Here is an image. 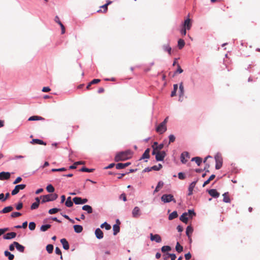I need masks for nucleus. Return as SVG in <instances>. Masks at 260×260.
Listing matches in <instances>:
<instances>
[{"mask_svg": "<svg viewBox=\"0 0 260 260\" xmlns=\"http://www.w3.org/2000/svg\"><path fill=\"white\" fill-rule=\"evenodd\" d=\"M132 152L129 150L125 151H121L116 154L115 156L114 160L116 162L124 161L132 157Z\"/></svg>", "mask_w": 260, "mask_h": 260, "instance_id": "nucleus-1", "label": "nucleus"}, {"mask_svg": "<svg viewBox=\"0 0 260 260\" xmlns=\"http://www.w3.org/2000/svg\"><path fill=\"white\" fill-rule=\"evenodd\" d=\"M42 197V203H43L47 202L53 201L55 200L57 198L58 196L57 194L54 193L43 196Z\"/></svg>", "mask_w": 260, "mask_h": 260, "instance_id": "nucleus-2", "label": "nucleus"}, {"mask_svg": "<svg viewBox=\"0 0 260 260\" xmlns=\"http://www.w3.org/2000/svg\"><path fill=\"white\" fill-rule=\"evenodd\" d=\"M215 159L216 161L215 168L217 170H219L222 165V157L220 154H217L215 156Z\"/></svg>", "mask_w": 260, "mask_h": 260, "instance_id": "nucleus-3", "label": "nucleus"}, {"mask_svg": "<svg viewBox=\"0 0 260 260\" xmlns=\"http://www.w3.org/2000/svg\"><path fill=\"white\" fill-rule=\"evenodd\" d=\"M161 200L164 203H169L171 201L176 203V200L174 199L173 196L171 194L162 195L161 197Z\"/></svg>", "mask_w": 260, "mask_h": 260, "instance_id": "nucleus-4", "label": "nucleus"}, {"mask_svg": "<svg viewBox=\"0 0 260 260\" xmlns=\"http://www.w3.org/2000/svg\"><path fill=\"white\" fill-rule=\"evenodd\" d=\"M167 129V125L162 123H160L156 127V131L159 134L164 133Z\"/></svg>", "mask_w": 260, "mask_h": 260, "instance_id": "nucleus-5", "label": "nucleus"}, {"mask_svg": "<svg viewBox=\"0 0 260 260\" xmlns=\"http://www.w3.org/2000/svg\"><path fill=\"white\" fill-rule=\"evenodd\" d=\"M26 187V185L25 184H19V185H17L16 186H15L14 189L12 191V192H11V194L12 196H14V195H16V194H17L20 190H22L23 189H24Z\"/></svg>", "mask_w": 260, "mask_h": 260, "instance_id": "nucleus-6", "label": "nucleus"}, {"mask_svg": "<svg viewBox=\"0 0 260 260\" xmlns=\"http://www.w3.org/2000/svg\"><path fill=\"white\" fill-rule=\"evenodd\" d=\"M141 215V211L140 208L136 206L132 210V216L134 218H137L139 217Z\"/></svg>", "mask_w": 260, "mask_h": 260, "instance_id": "nucleus-7", "label": "nucleus"}, {"mask_svg": "<svg viewBox=\"0 0 260 260\" xmlns=\"http://www.w3.org/2000/svg\"><path fill=\"white\" fill-rule=\"evenodd\" d=\"M166 155V153L165 151H157L155 158L157 161H162L164 160Z\"/></svg>", "mask_w": 260, "mask_h": 260, "instance_id": "nucleus-8", "label": "nucleus"}, {"mask_svg": "<svg viewBox=\"0 0 260 260\" xmlns=\"http://www.w3.org/2000/svg\"><path fill=\"white\" fill-rule=\"evenodd\" d=\"M11 176V174L9 172H2L0 173V180H8Z\"/></svg>", "mask_w": 260, "mask_h": 260, "instance_id": "nucleus-9", "label": "nucleus"}, {"mask_svg": "<svg viewBox=\"0 0 260 260\" xmlns=\"http://www.w3.org/2000/svg\"><path fill=\"white\" fill-rule=\"evenodd\" d=\"M150 240L151 241H155L157 243H160L161 241V238L160 236L158 234L153 235V234L151 233L150 234Z\"/></svg>", "mask_w": 260, "mask_h": 260, "instance_id": "nucleus-10", "label": "nucleus"}, {"mask_svg": "<svg viewBox=\"0 0 260 260\" xmlns=\"http://www.w3.org/2000/svg\"><path fill=\"white\" fill-rule=\"evenodd\" d=\"M186 158H189V154L188 152L184 151L182 153L180 157L181 161L183 164H185L187 161V159Z\"/></svg>", "mask_w": 260, "mask_h": 260, "instance_id": "nucleus-11", "label": "nucleus"}, {"mask_svg": "<svg viewBox=\"0 0 260 260\" xmlns=\"http://www.w3.org/2000/svg\"><path fill=\"white\" fill-rule=\"evenodd\" d=\"M182 27L187 28V30H189L190 29V28L191 27V20L189 18H187L184 21Z\"/></svg>", "mask_w": 260, "mask_h": 260, "instance_id": "nucleus-12", "label": "nucleus"}, {"mask_svg": "<svg viewBox=\"0 0 260 260\" xmlns=\"http://www.w3.org/2000/svg\"><path fill=\"white\" fill-rule=\"evenodd\" d=\"M14 244L15 245L16 248L18 251L20 252H23L24 251L25 247L23 245L20 244L18 242L16 241L14 242Z\"/></svg>", "mask_w": 260, "mask_h": 260, "instance_id": "nucleus-13", "label": "nucleus"}, {"mask_svg": "<svg viewBox=\"0 0 260 260\" xmlns=\"http://www.w3.org/2000/svg\"><path fill=\"white\" fill-rule=\"evenodd\" d=\"M95 235L96 237L99 239H101L104 237V234L102 231L99 229L98 228L95 231Z\"/></svg>", "mask_w": 260, "mask_h": 260, "instance_id": "nucleus-14", "label": "nucleus"}, {"mask_svg": "<svg viewBox=\"0 0 260 260\" xmlns=\"http://www.w3.org/2000/svg\"><path fill=\"white\" fill-rule=\"evenodd\" d=\"M209 194L213 198H218L220 194L215 189H211L208 190Z\"/></svg>", "mask_w": 260, "mask_h": 260, "instance_id": "nucleus-15", "label": "nucleus"}, {"mask_svg": "<svg viewBox=\"0 0 260 260\" xmlns=\"http://www.w3.org/2000/svg\"><path fill=\"white\" fill-rule=\"evenodd\" d=\"M197 180L195 181H193L192 182H191L190 184L189 187H188V196H191L192 194L193 190L197 184Z\"/></svg>", "mask_w": 260, "mask_h": 260, "instance_id": "nucleus-16", "label": "nucleus"}, {"mask_svg": "<svg viewBox=\"0 0 260 260\" xmlns=\"http://www.w3.org/2000/svg\"><path fill=\"white\" fill-rule=\"evenodd\" d=\"M16 236V233L15 232H11L6 234L4 236L5 239H11L14 238Z\"/></svg>", "mask_w": 260, "mask_h": 260, "instance_id": "nucleus-17", "label": "nucleus"}, {"mask_svg": "<svg viewBox=\"0 0 260 260\" xmlns=\"http://www.w3.org/2000/svg\"><path fill=\"white\" fill-rule=\"evenodd\" d=\"M30 143L31 144H39V145H46V143L43 141L41 140L38 139H32V141L30 142Z\"/></svg>", "mask_w": 260, "mask_h": 260, "instance_id": "nucleus-18", "label": "nucleus"}, {"mask_svg": "<svg viewBox=\"0 0 260 260\" xmlns=\"http://www.w3.org/2000/svg\"><path fill=\"white\" fill-rule=\"evenodd\" d=\"M60 242L61 243L63 248L66 250H68L69 249V244L68 242L66 239H62L60 240Z\"/></svg>", "mask_w": 260, "mask_h": 260, "instance_id": "nucleus-19", "label": "nucleus"}, {"mask_svg": "<svg viewBox=\"0 0 260 260\" xmlns=\"http://www.w3.org/2000/svg\"><path fill=\"white\" fill-rule=\"evenodd\" d=\"M184 94V89L183 83L181 82L179 85V101L181 97L183 96Z\"/></svg>", "mask_w": 260, "mask_h": 260, "instance_id": "nucleus-20", "label": "nucleus"}, {"mask_svg": "<svg viewBox=\"0 0 260 260\" xmlns=\"http://www.w3.org/2000/svg\"><path fill=\"white\" fill-rule=\"evenodd\" d=\"M13 210V208L12 206H7V207H6L4 208H3V209L0 211V213H7L12 211Z\"/></svg>", "mask_w": 260, "mask_h": 260, "instance_id": "nucleus-21", "label": "nucleus"}, {"mask_svg": "<svg viewBox=\"0 0 260 260\" xmlns=\"http://www.w3.org/2000/svg\"><path fill=\"white\" fill-rule=\"evenodd\" d=\"M187 215L188 213L186 212L183 213L180 217V220L184 223H187L188 222V218L187 217Z\"/></svg>", "mask_w": 260, "mask_h": 260, "instance_id": "nucleus-22", "label": "nucleus"}, {"mask_svg": "<svg viewBox=\"0 0 260 260\" xmlns=\"http://www.w3.org/2000/svg\"><path fill=\"white\" fill-rule=\"evenodd\" d=\"M149 152H150L149 148H147V149H146L144 153L143 154L142 157H141L140 160H141L142 159H145V158H149L150 157Z\"/></svg>", "mask_w": 260, "mask_h": 260, "instance_id": "nucleus-23", "label": "nucleus"}, {"mask_svg": "<svg viewBox=\"0 0 260 260\" xmlns=\"http://www.w3.org/2000/svg\"><path fill=\"white\" fill-rule=\"evenodd\" d=\"M193 232V229L190 226H188L186 230V234L188 236V238L190 239L191 241V239L190 238V235L192 234Z\"/></svg>", "mask_w": 260, "mask_h": 260, "instance_id": "nucleus-24", "label": "nucleus"}, {"mask_svg": "<svg viewBox=\"0 0 260 260\" xmlns=\"http://www.w3.org/2000/svg\"><path fill=\"white\" fill-rule=\"evenodd\" d=\"M82 210L87 211V212L89 214L91 213L92 212V208L89 205H84L82 208Z\"/></svg>", "mask_w": 260, "mask_h": 260, "instance_id": "nucleus-25", "label": "nucleus"}, {"mask_svg": "<svg viewBox=\"0 0 260 260\" xmlns=\"http://www.w3.org/2000/svg\"><path fill=\"white\" fill-rule=\"evenodd\" d=\"M74 229L76 233H80L83 231V227L80 225H74Z\"/></svg>", "mask_w": 260, "mask_h": 260, "instance_id": "nucleus-26", "label": "nucleus"}, {"mask_svg": "<svg viewBox=\"0 0 260 260\" xmlns=\"http://www.w3.org/2000/svg\"><path fill=\"white\" fill-rule=\"evenodd\" d=\"M191 161H195L198 166H200L202 162V159L200 157H194L192 158Z\"/></svg>", "mask_w": 260, "mask_h": 260, "instance_id": "nucleus-27", "label": "nucleus"}, {"mask_svg": "<svg viewBox=\"0 0 260 260\" xmlns=\"http://www.w3.org/2000/svg\"><path fill=\"white\" fill-rule=\"evenodd\" d=\"M29 121H34V120H44V118L42 117L39 116H32L30 117L28 119Z\"/></svg>", "mask_w": 260, "mask_h": 260, "instance_id": "nucleus-28", "label": "nucleus"}, {"mask_svg": "<svg viewBox=\"0 0 260 260\" xmlns=\"http://www.w3.org/2000/svg\"><path fill=\"white\" fill-rule=\"evenodd\" d=\"M65 205L68 207H72L73 205V201H72L70 197H68L65 202Z\"/></svg>", "mask_w": 260, "mask_h": 260, "instance_id": "nucleus-29", "label": "nucleus"}, {"mask_svg": "<svg viewBox=\"0 0 260 260\" xmlns=\"http://www.w3.org/2000/svg\"><path fill=\"white\" fill-rule=\"evenodd\" d=\"M223 201L225 203H230L231 200L229 196L228 192H225L223 194Z\"/></svg>", "mask_w": 260, "mask_h": 260, "instance_id": "nucleus-30", "label": "nucleus"}, {"mask_svg": "<svg viewBox=\"0 0 260 260\" xmlns=\"http://www.w3.org/2000/svg\"><path fill=\"white\" fill-rule=\"evenodd\" d=\"M163 185H164L163 182H162L161 181H159L153 193L154 194L156 192H157L159 190L160 188H161L163 186Z\"/></svg>", "mask_w": 260, "mask_h": 260, "instance_id": "nucleus-31", "label": "nucleus"}, {"mask_svg": "<svg viewBox=\"0 0 260 260\" xmlns=\"http://www.w3.org/2000/svg\"><path fill=\"white\" fill-rule=\"evenodd\" d=\"M4 254L6 256L8 257L9 260H13L14 258V255L8 251H5Z\"/></svg>", "mask_w": 260, "mask_h": 260, "instance_id": "nucleus-32", "label": "nucleus"}, {"mask_svg": "<svg viewBox=\"0 0 260 260\" xmlns=\"http://www.w3.org/2000/svg\"><path fill=\"white\" fill-rule=\"evenodd\" d=\"M215 177V175H212L210 176V177L209 178V179L206 180V181L204 182L203 185V187H205L206 185H207V184H208L212 180H213Z\"/></svg>", "mask_w": 260, "mask_h": 260, "instance_id": "nucleus-33", "label": "nucleus"}, {"mask_svg": "<svg viewBox=\"0 0 260 260\" xmlns=\"http://www.w3.org/2000/svg\"><path fill=\"white\" fill-rule=\"evenodd\" d=\"M113 230L114 231L113 235H116L119 232L120 227L117 224H114L113 226Z\"/></svg>", "mask_w": 260, "mask_h": 260, "instance_id": "nucleus-34", "label": "nucleus"}, {"mask_svg": "<svg viewBox=\"0 0 260 260\" xmlns=\"http://www.w3.org/2000/svg\"><path fill=\"white\" fill-rule=\"evenodd\" d=\"M82 198L80 197H75L73 199V202L77 205L82 204Z\"/></svg>", "mask_w": 260, "mask_h": 260, "instance_id": "nucleus-35", "label": "nucleus"}, {"mask_svg": "<svg viewBox=\"0 0 260 260\" xmlns=\"http://www.w3.org/2000/svg\"><path fill=\"white\" fill-rule=\"evenodd\" d=\"M163 49L165 51L168 52L169 54H171L172 48L169 44L164 45L163 46Z\"/></svg>", "mask_w": 260, "mask_h": 260, "instance_id": "nucleus-36", "label": "nucleus"}, {"mask_svg": "<svg viewBox=\"0 0 260 260\" xmlns=\"http://www.w3.org/2000/svg\"><path fill=\"white\" fill-rule=\"evenodd\" d=\"M178 216V214L177 211H173L171 213L169 216V219L172 220Z\"/></svg>", "mask_w": 260, "mask_h": 260, "instance_id": "nucleus-37", "label": "nucleus"}, {"mask_svg": "<svg viewBox=\"0 0 260 260\" xmlns=\"http://www.w3.org/2000/svg\"><path fill=\"white\" fill-rule=\"evenodd\" d=\"M185 45V42L182 39H179L178 41V46L180 49H182Z\"/></svg>", "mask_w": 260, "mask_h": 260, "instance_id": "nucleus-38", "label": "nucleus"}, {"mask_svg": "<svg viewBox=\"0 0 260 260\" xmlns=\"http://www.w3.org/2000/svg\"><path fill=\"white\" fill-rule=\"evenodd\" d=\"M175 249L176 251L180 253L183 251V247L179 244V242H177L176 245Z\"/></svg>", "mask_w": 260, "mask_h": 260, "instance_id": "nucleus-39", "label": "nucleus"}, {"mask_svg": "<svg viewBox=\"0 0 260 260\" xmlns=\"http://www.w3.org/2000/svg\"><path fill=\"white\" fill-rule=\"evenodd\" d=\"M101 228H105L107 230H109L111 229V226L110 224L107 223L106 222H105L104 223H102L101 225Z\"/></svg>", "mask_w": 260, "mask_h": 260, "instance_id": "nucleus-40", "label": "nucleus"}, {"mask_svg": "<svg viewBox=\"0 0 260 260\" xmlns=\"http://www.w3.org/2000/svg\"><path fill=\"white\" fill-rule=\"evenodd\" d=\"M161 250L162 252H166L171 250V247L170 246H164L161 247Z\"/></svg>", "mask_w": 260, "mask_h": 260, "instance_id": "nucleus-41", "label": "nucleus"}, {"mask_svg": "<svg viewBox=\"0 0 260 260\" xmlns=\"http://www.w3.org/2000/svg\"><path fill=\"white\" fill-rule=\"evenodd\" d=\"M51 227L50 224L43 225L41 226L40 230L42 232H45Z\"/></svg>", "mask_w": 260, "mask_h": 260, "instance_id": "nucleus-42", "label": "nucleus"}, {"mask_svg": "<svg viewBox=\"0 0 260 260\" xmlns=\"http://www.w3.org/2000/svg\"><path fill=\"white\" fill-rule=\"evenodd\" d=\"M53 246L52 244H48L46 246V250L49 253H51L53 252Z\"/></svg>", "mask_w": 260, "mask_h": 260, "instance_id": "nucleus-43", "label": "nucleus"}, {"mask_svg": "<svg viewBox=\"0 0 260 260\" xmlns=\"http://www.w3.org/2000/svg\"><path fill=\"white\" fill-rule=\"evenodd\" d=\"M46 189L47 190L48 192H53L54 191V187L50 184V185H48L47 187H46Z\"/></svg>", "mask_w": 260, "mask_h": 260, "instance_id": "nucleus-44", "label": "nucleus"}, {"mask_svg": "<svg viewBox=\"0 0 260 260\" xmlns=\"http://www.w3.org/2000/svg\"><path fill=\"white\" fill-rule=\"evenodd\" d=\"M59 210H60V209H58V208H52L49 210L48 213L50 214H55V213H57Z\"/></svg>", "mask_w": 260, "mask_h": 260, "instance_id": "nucleus-45", "label": "nucleus"}, {"mask_svg": "<svg viewBox=\"0 0 260 260\" xmlns=\"http://www.w3.org/2000/svg\"><path fill=\"white\" fill-rule=\"evenodd\" d=\"M94 171L93 169H88L85 167H83L81 170L80 171L82 172H92Z\"/></svg>", "mask_w": 260, "mask_h": 260, "instance_id": "nucleus-46", "label": "nucleus"}, {"mask_svg": "<svg viewBox=\"0 0 260 260\" xmlns=\"http://www.w3.org/2000/svg\"><path fill=\"white\" fill-rule=\"evenodd\" d=\"M36 228V223L34 222H30L29 223V229L31 231H33Z\"/></svg>", "mask_w": 260, "mask_h": 260, "instance_id": "nucleus-47", "label": "nucleus"}, {"mask_svg": "<svg viewBox=\"0 0 260 260\" xmlns=\"http://www.w3.org/2000/svg\"><path fill=\"white\" fill-rule=\"evenodd\" d=\"M161 168L162 165L161 164H158L157 166H153V167H151V169H152L153 170L159 171Z\"/></svg>", "mask_w": 260, "mask_h": 260, "instance_id": "nucleus-48", "label": "nucleus"}, {"mask_svg": "<svg viewBox=\"0 0 260 260\" xmlns=\"http://www.w3.org/2000/svg\"><path fill=\"white\" fill-rule=\"evenodd\" d=\"M21 215V213H20V212H13L11 214V217L12 218H15V217H19Z\"/></svg>", "mask_w": 260, "mask_h": 260, "instance_id": "nucleus-49", "label": "nucleus"}, {"mask_svg": "<svg viewBox=\"0 0 260 260\" xmlns=\"http://www.w3.org/2000/svg\"><path fill=\"white\" fill-rule=\"evenodd\" d=\"M39 206V204H38V203H34L32 204V205L30 206L31 210H35L37 209Z\"/></svg>", "mask_w": 260, "mask_h": 260, "instance_id": "nucleus-50", "label": "nucleus"}, {"mask_svg": "<svg viewBox=\"0 0 260 260\" xmlns=\"http://www.w3.org/2000/svg\"><path fill=\"white\" fill-rule=\"evenodd\" d=\"M55 253L57 254L60 255V259H61V260H62V254H61V250H60V249H59V247H56L55 248Z\"/></svg>", "mask_w": 260, "mask_h": 260, "instance_id": "nucleus-51", "label": "nucleus"}, {"mask_svg": "<svg viewBox=\"0 0 260 260\" xmlns=\"http://www.w3.org/2000/svg\"><path fill=\"white\" fill-rule=\"evenodd\" d=\"M169 144H170L171 143H173L175 140V137L173 135H170L169 137Z\"/></svg>", "mask_w": 260, "mask_h": 260, "instance_id": "nucleus-52", "label": "nucleus"}, {"mask_svg": "<svg viewBox=\"0 0 260 260\" xmlns=\"http://www.w3.org/2000/svg\"><path fill=\"white\" fill-rule=\"evenodd\" d=\"M23 207V203L22 202H19L16 206V209L17 210H19L21 209Z\"/></svg>", "mask_w": 260, "mask_h": 260, "instance_id": "nucleus-53", "label": "nucleus"}, {"mask_svg": "<svg viewBox=\"0 0 260 260\" xmlns=\"http://www.w3.org/2000/svg\"><path fill=\"white\" fill-rule=\"evenodd\" d=\"M178 178L181 180H183L185 178V176L184 173L180 172L178 173Z\"/></svg>", "mask_w": 260, "mask_h": 260, "instance_id": "nucleus-54", "label": "nucleus"}, {"mask_svg": "<svg viewBox=\"0 0 260 260\" xmlns=\"http://www.w3.org/2000/svg\"><path fill=\"white\" fill-rule=\"evenodd\" d=\"M66 170H67L66 169H65L64 168H60V169H52L51 171L52 172H57V171L61 172V171H64Z\"/></svg>", "mask_w": 260, "mask_h": 260, "instance_id": "nucleus-55", "label": "nucleus"}, {"mask_svg": "<svg viewBox=\"0 0 260 260\" xmlns=\"http://www.w3.org/2000/svg\"><path fill=\"white\" fill-rule=\"evenodd\" d=\"M116 168L117 169H124L123 163H118L116 165Z\"/></svg>", "mask_w": 260, "mask_h": 260, "instance_id": "nucleus-56", "label": "nucleus"}, {"mask_svg": "<svg viewBox=\"0 0 260 260\" xmlns=\"http://www.w3.org/2000/svg\"><path fill=\"white\" fill-rule=\"evenodd\" d=\"M22 180V178L20 177H18L14 181L13 184H16L20 182Z\"/></svg>", "mask_w": 260, "mask_h": 260, "instance_id": "nucleus-57", "label": "nucleus"}, {"mask_svg": "<svg viewBox=\"0 0 260 260\" xmlns=\"http://www.w3.org/2000/svg\"><path fill=\"white\" fill-rule=\"evenodd\" d=\"M100 81H101L100 79H95L92 80L90 82V84H97V83H99Z\"/></svg>", "mask_w": 260, "mask_h": 260, "instance_id": "nucleus-58", "label": "nucleus"}, {"mask_svg": "<svg viewBox=\"0 0 260 260\" xmlns=\"http://www.w3.org/2000/svg\"><path fill=\"white\" fill-rule=\"evenodd\" d=\"M59 25L61 27V34H63L65 33V31H66V29H65V27L64 26V25H63V24L61 23V22H59Z\"/></svg>", "mask_w": 260, "mask_h": 260, "instance_id": "nucleus-59", "label": "nucleus"}, {"mask_svg": "<svg viewBox=\"0 0 260 260\" xmlns=\"http://www.w3.org/2000/svg\"><path fill=\"white\" fill-rule=\"evenodd\" d=\"M186 29L187 28L183 27H182V29H181L180 32L183 36H185L186 34Z\"/></svg>", "mask_w": 260, "mask_h": 260, "instance_id": "nucleus-60", "label": "nucleus"}, {"mask_svg": "<svg viewBox=\"0 0 260 260\" xmlns=\"http://www.w3.org/2000/svg\"><path fill=\"white\" fill-rule=\"evenodd\" d=\"M188 215L191 217L193 215H195L196 213L193 210H189L188 211Z\"/></svg>", "mask_w": 260, "mask_h": 260, "instance_id": "nucleus-61", "label": "nucleus"}, {"mask_svg": "<svg viewBox=\"0 0 260 260\" xmlns=\"http://www.w3.org/2000/svg\"><path fill=\"white\" fill-rule=\"evenodd\" d=\"M185 256V258L186 259V260H189L191 258V254L190 253V252H188L186 254H185L184 255Z\"/></svg>", "mask_w": 260, "mask_h": 260, "instance_id": "nucleus-62", "label": "nucleus"}, {"mask_svg": "<svg viewBox=\"0 0 260 260\" xmlns=\"http://www.w3.org/2000/svg\"><path fill=\"white\" fill-rule=\"evenodd\" d=\"M101 8H102L104 9L103 12L106 13L107 11L108 10V4H105L101 7Z\"/></svg>", "mask_w": 260, "mask_h": 260, "instance_id": "nucleus-63", "label": "nucleus"}, {"mask_svg": "<svg viewBox=\"0 0 260 260\" xmlns=\"http://www.w3.org/2000/svg\"><path fill=\"white\" fill-rule=\"evenodd\" d=\"M167 254L170 256V257L171 258V260H175V259L176 258V255L175 254L167 253Z\"/></svg>", "mask_w": 260, "mask_h": 260, "instance_id": "nucleus-64", "label": "nucleus"}]
</instances>
